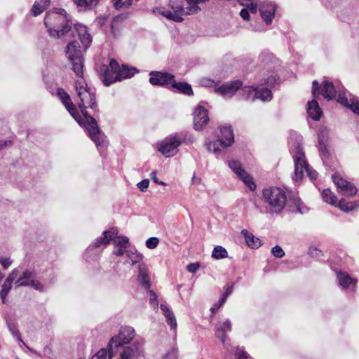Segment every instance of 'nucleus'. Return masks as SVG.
I'll list each match as a JSON object with an SVG mask.
<instances>
[{"label": "nucleus", "instance_id": "nucleus-29", "mask_svg": "<svg viewBox=\"0 0 359 359\" xmlns=\"http://www.w3.org/2000/svg\"><path fill=\"white\" fill-rule=\"evenodd\" d=\"M337 206L344 212H349L359 206V201H348L346 199H341Z\"/></svg>", "mask_w": 359, "mask_h": 359}, {"label": "nucleus", "instance_id": "nucleus-31", "mask_svg": "<svg viewBox=\"0 0 359 359\" xmlns=\"http://www.w3.org/2000/svg\"><path fill=\"white\" fill-rule=\"evenodd\" d=\"M50 0H41V4L35 2L31 10L34 16H37L41 14L44 9L49 5Z\"/></svg>", "mask_w": 359, "mask_h": 359}, {"label": "nucleus", "instance_id": "nucleus-1", "mask_svg": "<svg viewBox=\"0 0 359 359\" xmlns=\"http://www.w3.org/2000/svg\"><path fill=\"white\" fill-rule=\"evenodd\" d=\"M65 56L72 65V69L79 77L75 81L74 89L79 99L78 105L82 113V116L78 115L77 122L86 128L91 140L97 146H100L102 142L101 130L96 120L86 110L87 107L96 108L95 93L88 86L82 77L83 58L81 46L76 41H72L67 45Z\"/></svg>", "mask_w": 359, "mask_h": 359}, {"label": "nucleus", "instance_id": "nucleus-18", "mask_svg": "<svg viewBox=\"0 0 359 359\" xmlns=\"http://www.w3.org/2000/svg\"><path fill=\"white\" fill-rule=\"evenodd\" d=\"M276 6L274 4L264 1L259 6L260 15L267 25H270L274 18Z\"/></svg>", "mask_w": 359, "mask_h": 359}, {"label": "nucleus", "instance_id": "nucleus-6", "mask_svg": "<svg viewBox=\"0 0 359 359\" xmlns=\"http://www.w3.org/2000/svg\"><path fill=\"white\" fill-rule=\"evenodd\" d=\"M135 329L130 326L121 327L117 335L114 336L108 344L109 358H113L116 349L124 344H129L135 337Z\"/></svg>", "mask_w": 359, "mask_h": 359}, {"label": "nucleus", "instance_id": "nucleus-21", "mask_svg": "<svg viewBox=\"0 0 359 359\" xmlns=\"http://www.w3.org/2000/svg\"><path fill=\"white\" fill-rule=\"evenodd\" d=\"M36 278V273L32 270H25L22 274L15 281V285L16 287L29 286L32 280Z\"/></svg>", "mask_w": 359, "mask_h": 359}, {"label": "nucleus", "instance_id": "nucleus-42", "mask_svg": "<svg viewBox=\"0 0 359 359\" xmlns=\"http://www.w3.org/2000/svg\"><path fill=\"white\" fill-rule=\"evenodd\" d=\"M271 253L274 257L277 258H282L285 255L284 250L279 245H276L275 247L272 248Z\"/></svg>", "mask_w": 359, "mask_h": 359}, {"label": "nucleus", "instance_id": "nucleus-38", "mask_svg": "<svg viewBox=\"0 0 359 359\" xmlns=\"http://www.w3.org/2000/svg\"><path fill=\"white\" fill-rule=\"evenodd\" d=\"M112 359L109 358V352L108 346L106 348L100 349L95 355H94L91 359Z\"/></svg>", "mask_w": 359, "mask_h": 359}, {"label": "nucleus", "instance_id": "nucleus-27", "mask_svg": "<svg viewBox=\"0 0 359 359\" xmlns=\"http://www.w3.org/2000/svg\"><path fill=\"white\" fill-rule=\"evenodd\" d=\"M337 278L339 285L344 288H348L351 285H355V280L352 279L346 273H339L337 274Z\"/></svg>", "mask_w": 359, "mask_h": 359}, {"label": "nucleus", "instance_id": "nucleus-61", "mask_svg": "<svg viewBox=\"0 0 359 359\" xmlns=\"http://www.w3.org/2000/svg\"><path fill=\"white\" fill-rule=\"evenodd\" d=\"M214 83H215V82L212 81H210V80H204L203 81V85L205 86H208V87L215 86V88L217 87V85H215Z\"/></svg>", "mask_w": 359, "mask_h": 359}, {"label": "nucleus", "instance_id": "nucleus-44", "mask_svg": "<svg viewBox=\"0 0 359 359\" xmlns=\"http://www.w3.org/2000/svg\"><path fill=\"white\" fill-rule=\"evenodd\" d=\"M29 286L32 287L34 289L39 292H43L45 290V285L39 280H32V283L29 285Z\"/></svg>", "mask_w": 359, "mask_h": 359}, {"label": "nucleus", "instance_id": "nucleus-10", "mask_svg": "<svg viewBox=\"0 0 359 359\" xmlns=\"http://www.w3.org/2000/svg\"><path fill=\"white\" fill-rule=\"evenodd\" d=\"M229 166L250 190L254 191L256 189L253 178L243 168L239 161H230Z\"/></svg>", "mask_w": 359, "mask_h": 359}, {"label": "nucleus", "instance_id": "nucleus-28", "mask_svg": "<svg viewBox=\"0 0 359 359\" xmlns=\"http://www.w3.org/2000/svg\"><path fill=\"white\" fill-rule=\"evenodd\" d=\"M256 95L255 100L259 99L263 102L270 101L272 99V93L266 88H256Z\"/></svg>", "mask_w": 359, "mask_h": 359}, {"label": "nucleus", "instance_id": "nucleus-35", "mask_svg": "<svg viewBox=\"0 0 359 359\" xmlns=\"http://www.w3.org/2000/svg\"><path fill=\"white\" fill-rule=\"evenodd\" d=\"M138 0H111L114 7L116 10L126 9Z\"/></svg>", "mask_w": 359, "mask_h": 359}, {"label": "nucleus", "instance_id": "nucleus-23", "mask_svg": "<svg viewBox=\"0 0 359 359\" xmlns=\"http://www.w3.org/2000/svg\"><path fill=\"white\" fill-rule=\"evenodd\" d=\"M307 113L313 120H320L323 112L316 100H313L308 102Z\"/></svg>", "mask_w": 359, "mask_h": 359}, {"label": "nucleus", "instance_id": "nucleus-60", "mask_svg": "<svg viewBox=\"0 0 359 359\" xmlns=\"http://www.w3.org/2000/svg\"><path fill=\"white\" fill-rule=\"evenodd\" d=\"M240 15L245 20H248L250 19L248 9L247 8H243L240 12Z\"/></svg>", "mask_w": 359, "mask_h": 359}, {"label": "nucleus", "instance_id": "nucleus-64", "mask_svg": "<svg viewBox=\"0 0 359 359\" xmlns=\"http://www.w3.org/2000/svg\"><path fill=\"white\" fill-rule=\"evenodd\" d=\"M295 205L297 206V210L300 212V213H304V210L302 209V208L300 207V201L299 200H297L295 201Z\"/></svg>", "mask_w": 359, "mask_h": 359}, {"label": "nucleus", "instance_id": "nucleus-62", "mask_svg": "<svg viewBox=\"0 0 359 359\" xmlns=\"http://www.w3.org/2000/svg\"><path fill=\"white\" fill-rule=\"evenodd\" d=\"M222 306H220V301L218 304H215L211 309L210 311L214 314L220 307Z\"/></svg>", "mask_w": 359, "mask_h": 359}, {"label": "nucleus", "instance_id": "nucleus-22", "mask_svg": "<svg viewBox=\"0 0 359 359\" xmlns=\"http://www.w3.org/2000/svg\"><path fill=\"white\" fill-rule=\"evenodd\" d=\"M100 72H102V81L104 84L109 86L111 83L118 81V74L115 73L112 74V71L109 69L107 65H102L100 67Z\"/></svg>", "mask_w": 359, "mask_h": 359}, {"label": "nucleus", "instance_id": "nucleus-2", "mask_svg": "<svg viewBox=\"0 0 359 359\" xmlns=\"http://www.w3.org/2000/svg\"><path fill=\"white\" fill-rule=\"evenodd\" d=\"M44 23L50 36L61 38L69 32L76 34L80 43L81 49L86 50L91 44L92 37L88 34L86 27L82 25H75L72 30V22L67 15V12L62 8L49 11L44 18ZM74 41H76L74 39Z\"/></svg>", "mask_w": 359, "mask_h": 359}, {"label": "nucleus", "instance_id": "nucleus-56", "mask_svg": "<svg viewBox=\"0 0 359 359\" xmlns=\"http://www.w3.org/2000/svg\"><path fill=\"white\" fill-rule=\"evenodd\" d=\"M166 322L170 325L172 330L176 329L177 321L175 316L166 320Z\"/></svg>", "mask_w": 359, "mask_h": 359}, {"label": "nucleus", "instance_id": "nucleus-25", "mask_svg": "<svg viewBox=\"0 0 359 359\" xmlns=\"http://www.w3.org/2000/svg\"><path fill=\"white\" fill-rule=\"evenodd\" d=\"M171 88L187 95H192L194 94L191 86L188 83L177 82L175 78L173 79Z\"/></svg>", "mask_w": 359, "mask_h": 359}, {"label": "nucleus", "instance_id": "nucleus-13", "mask_svg": "<svg viewBox=\"0 0 359 359\" xmlns=\"http://www.w3.org/2000/svg\"><path fill=\"white\" fill-rule=\"evenodd\" d=\"M149 82L153 86H167L172 85L175 76L168 72L152 71L149 74Z\"/></svg>", "mask_w": 359, "mask_h": 359}, {"label": "nucleus", "instance_id": "nucleus-33", "mask_svg": "<svg viewBox=\"0 0 359 359\" xmlns=\"http://www.w3.org/2000/svg\"><path fill=\"white\" fill-rule=\"evenodd\" d=\"M228 257V252L226 250L220 245L215 247L212 252V257L215 259H224Z\"/></svg>", "mask_w": 359, "mask_h": 359}, {"label": "nucleus", "instance_id": "nucleus-39", "mask_svg": "<svg viewBox=\"0 0 359 359\" xmlns=\"http://www.w3.org/2000/svg\"><path fill=\"white\" fill-rule=\"evenodd\" d=\"M11 287L12 285L7 284L6 283H4V284L2 285V289L0 291V297L4 304L5 303L6 296L9 292L10 290L11 289Z\"/></svg>", "mask_w": 359, "mask_h": 359}, {"label": "nucleus", "instance_id": "nucleus-14", "mask_svg": "<svg viewBox=\"0 0 359 359\" xmlns=\"http://www.w3.org/2000/svg\"><path fill=\"white\" fill-rule=\"evenodd\" d=\"M209 121L208 110L198 105L194 111V126L196 130H202Z\"/></svg>", "mask_w": 359, "mask_h": 359}, {"label": "nucleus", "instance_id": "nucleus-20", "mask_svg": "<svg viewBox=\"0 0 359 359\" xmlns=\"http://www.w3.org/2000/svg\"><path fill=\"white\" fill-rule=\"evenodd\" d=\"M148 271L146 264L144 263L139 264L137 280L146 289H149L151 286Z\"/></svg>", "mask_w": 359, "mask_h": 359}, {"label": "nucleus", "instance_id": "nucleus-59", "mask_svg": "<svg viewBox=\"0 0 359 359\" xmlns=\"http://www.w3.org/2000/svg\"><path fill=\"white\" fill-rule=\"evenodd\" d=\"M250 4H247V6H248V10H250V11L252 13H255L257 11V4H254L252 3V1L251 2H249Z\"/></svg>", "mask_w": 359, "mask_h": 359}, {"label": "nucleus", "instance_id": "nucleus-12", "mask_svg": "<svg viewBox=\"0 0 359 359\" xmlns=\"http://www.w3.org/2000/svg\"><path fill=\"white\" fill-rule=\"evenodd\" d=\"M142 339L136 340L131 345L126 346L120 353L119 359H139L142 354Z\"/></svg>", "mask_w": 359, "mask_h": 359}, {"label": "nucleus", "instance_id": "nucleus-47", "mask_svg": "<svg viewBox=\"0 0 359 359\" xmlns=\"http://www.w3.org/2000/svg\"><path fill=\"white\" fill-rule=\"evenodd\" d=\"M18 275V270L17 269H13L12 271V272L6 278L4 283L12 285L13 280L15 279V278L17 277Z\"/></svg>", "mask_w": 359, "mask_h": 359}, {"label": "nucleus", "instance_id": "nucleus-40", "mask_svg": "<svg viewBox=\"0 0 359 359\" xmlns=\"http://www.w3.org/2000/svg\"><path fill=\"white\" fill-rule=\"evenodd\" d=\"M9 330L11 332L12 335L16 337V339L20 341L22 345H25V343L22 341L19 330L17 327L13 325H8Z\"/></svg>", "mask_w": 359, "mask_h": 359}, {"label": "nucleus", "instance_id": "nucleus-11", "mask_svg": "<svg viewBox=\"0 0 359 359\" xmlns=\"http://www.w3.org/2000/svg\"><path fill=\"white\" fill-rule=\"evenodd\" d=\"M332 179L337 187L338 191L342 195L346 196H351L356 194L357 188L355 186L343 177H340L339 175H332Z\"/></svg>", "mask_w": 359, "mask_h": 359}, {"label": "nucleus", "instance_id": "nucleus-50", "mask_svg": "<svg viewBox=\"0 0 359 359\" xmlns=\"http://www.w3.org/2000/svg\"><path fill=\"white\" fill-rule=\"evenodd\" d=\"M163 359H177V351L172 348L163 356Z\"/></svg>", "mask_w": 359, "mask_h": 359}, {"label": "nucleus", "instance_id": "nucleus-49", "mask_svg": "<svg viewBox=\"0 0 359 359\" xmlns=\"http://www.w3.org/2000/svg\"><path fill=\"white\" fill-rule=\"evenodd\" d=\"M13 261L10 257H0V264L4 269H7L12 264Z\"/></svg>", "mask_w": 359, "mask_h": 359}, {"label": "nucleus", "instance_id": "nucleus-32", "mask_svg": "<svg viewBox=\"0 0 359 359\" xmlns=\"http://www.w3.org/2000/svg\"><path fill=\"white\" fill-rule=\"evenodd\" d=\"M127 260L126 261L127 263L130 265H134L135 264L140 263L143 256L136 252H133L131 250H128L126 252Z\"/></svg>", "mask_w": 359, "mask_h": 359}, {"label": "nucleus", "instance_id": "nucleus-19", "mask_svg": "<svg viewBox=\"0 0 359 359\" xmlns=\"http://www.w3.org/2000/svg\"><path fill=\"white\" fill-rule=\"evenodd\" d=\"M231 330V323L230 320L227 319L223 323H218L215 325V335L221 339L223 344L225 343L226 332Z\"/></svg>", "mask_w": 359, "mask_h": 359}, {"label": "nucleus", "instance_id": "nucleus-46", "mask_svg": "<svg viewBox=\"0 0 359 359\" xmlns=\"http://www.w3.org/2000/svg\"><path fill=\"white\" fill-rule=\"evenodd\" d=\"M160 308L166 320L175 316L167 306L161 304Z\"/></svg>", "mask_w": 359, "mask_h": 359}, {"label": "nucleus", "instance_id": "nucleus-16", "mask_svg": "<svg viewBox=\"0 0 359 359\" xmlns=\"http://www.w3.org/2000/svg\"><path fill=\"white\" fill-rule=\"evenodd\" d=\"M117 234L118 231L116 229L104 231L102 233V236L97 238L96 241L87 248L86 253L90 252L95 248H97L101 246H106L110 243L111 241L114 239V238H115Z\"/></svg>", "mask_w": 359, "mask_h": 359}, {"label": "nucleus", "instance_id": "nucleus-36", "mask_svg": "<svg viewBox=\"0 0 359 359\" xmlns=\"http://www.w3.org/2000/svg\"><path fill=\"white\" fill-rule=\"evenodd\" d=\"M322 197L327 203H330L331 205H336L337 204V197L329 189H324L322 192Z\"/></svg>", "mask_w": 359, "mask_h": 359}, {"label": "nucleus", "instance_id": "nucleus-58", "mask_svg": "<svg viewBox=\"0 0 359 359\" xmlns=\"http://www.w3.org/2000/svg\"><path fill=\"white\" fill-rule=\"evenodd\" d=\"M187 269L189 272L195 273L199 269V264L198 263H192L189 264Z\"/></svg>", "mask_w": 359, "mask_h": 359}, {"label": "nucleus", "instance_id": "nucleus-26", "mask_svg": "<svg viewBox=\"0 0 359 359\" xmlns=\"http://www.w3.org/2000/svg\"><path fill=\"white\" fill-rule=\"evenodd\" d=\"M138 72V69L135 67H129L128 65H123L121 69L117 73L118 81L122 79H129Z\"/></svg>", "mask_w": 359, "mask_h": 359}, {"label": "nucleus", "instance_id": "nucleus-45", "mask_svg": "<svg viewBox=\"0 0 359 359\" xmlns=\"http://www.w3.org/2000/svg\"><path fill=\"white\" fill-rule=\"evenodd\" d=\"M149 294H150L149 303H150L151 306H153V308L154 309H156L158 308V301H157V296L153 290H149Z\"/></svg>", "mask_w": 359, "mask_h": 359}, {"label": "nucleus", "instance_id": "nucleus-30", "mask_svg": "<svg viewBox=\"0 0 359 359\" xmlns=\"http://www.w3.org/2000/svg\"><path fill=\"white\" fill-rule=\"evenodd\" d=\"M81 10H90L94 8L98 3V0H74Z\"/></svg>", "mask_w": 359, "mask_h": 359}, {"label": "nucleus", "instance_id": "nucleus-55", "mask_svg": "<svg viewBox=\"0 0 359 359\" xmlns=\"http://www.w3.org/2000/svg\"><path fill=\"white\" fill-rule=\"evenodd\" d=\"M13 142L10 140H0V151L5 149L8 147H11Z\"/></svg>", "mask_w": 359, "mask_h": 359}, {"label": "nucleus", "instance_id": "nucleus-52", "mask_svg": "<svg viewBox=\"0 0 359 359\" xmlns=\"http://www.w3.org/2000/svg\"><path fill=\"white\" fill-rule=\"evenodd\" d=\"M127 248H128L115 247L113 253L116 256H122L124 254H126V252L128 251Z\"/></svg>", "mask_w": 359, "mask_h": 359}, {"label": "nucleus", "instance_id": "nucleus-7", "mask_svg": "<svg viewBox=\"0 0 359 359\" xmlns=\"http://www.w3.org/2000/svg\"><path fill=\"white\" fill-rule=\"evenodd\" d=\"M234 141L233 130L230 126H224L219 128V133L217 135V140L215 142H210L206 144L207 149L217 154L221 151L219 147L226 148L231 146Z\"/></svg>", "mask_w": 359, "mask_h": 359}, {"label": "nucleus", "instance_id": "nucleus-8", "mask_svg": "<svg viewBox=\"0 0 359 359\" xmlns=\"http://www.w3.org/2000/svg\"><path fill=\"white\" fill-rule=\"evenodd\" d=\"M184 138L183 133L174 134L167 137L160 144L158 150L166 157L175 155L177 152V147L181 144L182 139Z\"/></svg>", "mask_w": 359, "mask_h": 359}, {"label": "nucleus", "instance_id": "nucleus-15", "mask_svg": "<svg viewBox=\"0 0 359 359\" xmlns=\"http://www.w3.org/2000/svg\"><path fill=\"white\" fill-rule=\"evenodd\" d=\"M242 87V82L236 80L215 87V93L224 97H231Z\"/></svg>", "mask_w": 359, "mask_h": 359}, {"label": "nucleus", "instance_id": "nucleus-54", "mask_svg": "<svg viewBox=\"0 0 359 359\" xmlns=\"http://www.w3.org/2000/svg\"><path fill=\"white\" fill-rule=\"evenodd\" d=\"M237 359H248V355L243 350L237 348L236 353Z\"/></svg>", "mask_w": 359, "mask_h": 359}, {"label": "nucleus", "instance_id": "nucleus-53", "mask_svg": "<svg viewBox=\"0 0 359 359\" xmlns=\"http://www.w3.org/2000/svg\"><path fill=\"white\" fill-rule=\"evenodd\" d=\"M310 256L318 257L321 255V251L315 247H311L309 250Z\"/></svg>", "mask_w": 359, "mask_h": 359}, {"label": "nucleus", "instance_id": "nucleus-48", "mask_svg": "<svg viewBox=\"0 0 359 359\" xmlns=\"http://www.w3.org/2000/svg\"><path fill=\"white\" fill-rule=\"evenodd\" d=\"M232 292H233V285L229 286L222 294V297L220 299V306H223V304L225 303L228 296L229 294H231Z\"/></svg>", "mask_w": 359, "mask_h": 359}, {"label": "nucleus", "instance_id": "nucleus-43", "mask_svg": "<svg viewBox=\"0 0 359 359\" xmlns=\"http://www.w3.org/2000/svg\"><path fill=\"white\" fill-rule=\"evenodd\" d=\"M109 69L112 71V74L118 73L121 69V67L119 66L118 63L115 59H111L109 65L108 66Z\"/></svg>", "mask_w": 359, "mask_h": 359}, {"label": "nucleus", "instance_id": "nucleus-34", "mask_svg": "<svg viewBox=\"0 0 359 359\" xmlns=\"http://www.w3.org/2000/svg\"><path fill=\"white\" fill-rule=\"evenodd\" d=\"M241 88V95L243 99L255 100V97L256 95V88H252L251 86H245Z\"/></svg>", "mask_w": 359, "mask_h": 359}, {"label": "nucleus", "instance_id": "nucleus-4", "mask_svg": "<svg viewBox=\"0 0 359 359\" xmlns=\"http://www.w3.org/2000/svg\"><path fill=\"white\" fill-rule=\"evenodd\" d=\"M301 140L302 137H297V142ZM290 151L294 163V173L292 175V180L295 182L301 180L305 172H306L311 180H316L318 173L315 170L309 167L299 142H297L296 144L293 145Z\"/></svg>", "mask_w": 359, "mask_h": 359}, {"label": "nucleus", "instance_id": "nucleus-51", "mask_svg": "<svg viewBox=\"0 0 359 359\" xmlns=\"http://www.w3.org/2000/svg\"><path fill=\"white\" fill-rule=\"evenodd\" d=\"M149 184V181L148 179H145L142 180L140 182L137 184L138 188L140 189L141 191L144 192Z\"/></svg>", "mask_w": 359, "mask_h": 359}, {"label": "nucleus", "instance_id": "nucleus-9", "mask_svg": "<svg viewBox=\"0 0 359 359\" xmlns=\"http://www.w3.org/2000/svg\"><path fill=\"white\" fill-rule=\"evenodd\" d=\"M170 7L172 11H165L162 12V15L168 19L172 20L178 22L184 20L182 17L184 15L194 14V11H196L194 10V7H192V8H187L184 7V4L175 5L174 3H172L170 5Z\"/></svg>", "mask_w": 359, "mask_h": 359}, {"label": "nucleus", "instance_id": "nucleus-3", "mask_svg": "<svg viewBox=\"0 0 359 359\" xmlns=\"http://www.w3.org/2000/svg\"><path fill=\"white\" fill-rule=\"evenodd\" d=\"M312 94L314 97L321 95L327 100H332L337 98L338 102L348 107L353 112L359 116V101L356 97H346V93L339 87L336 88L332 82L328 80L323 81L320 86L316 80L312 83Z\"/></svg>", "mask_w": 359, "mask_h": 359}, {"label": "nucleus", "instance_id": "nucleus-24", "mask_svg": "<svg viewBox=\"0 0 359 359\" xmlns=\"http://www.w3.org/2000/svg\"><path fill=\"white\" fill-rule=\"evenodd\" d=\"M241 233L245 237L246 244L252 248H258L261 246V241L255 237L252 233L248 232L246 229H243Z\"/></svg>", "mask_w": 359, "mask_h": 359}, {"label": "nucleus", "instance_id": "nucleus-17", "mask_svg": "<svg viewBox=\"0 0 359 359\" xmlns=\"http://www.w3.org/2000/svg\"><path fill=\"white\" fill-rule=\"evenodd\" d=\"M57 94L59 98L60 99L61 102L67 109V110L74 118V119L77 121L78 111L74 105L70 96L62 88H59L57 90Z\"/></svg>", "mask_w": 359, "mask_h": 359}, {"label": "nucleus", "instance_id": "nucleus-37", "mask_svg": "<svg viewBox=\"0 0 359 359\" xmlns=\"http://www.w3.org/2000/svg\"><path fill=\"white\" fill-rule=\"evenodd\" d=\"M115 247L128 248L129 239L126 236H117L112 240Z\"/></svg>", "mask_w": 359, "mask_h": 359}, {"label": "nucleus", "instance_id": "nucleus-41", "mask_svg": "<svg viewBox=\"0 0 359 359\" xmlns=\"http://www.w3.org/2000/svg\"><path fill=\"white\" fill-rule=\"evenodd\" d=\"M159 243V240L156 237H151L148 238L146 241V246L149 249H154L157 247Z\"/></svg>", "mask_w": 359, "mask_h": 359}, {"label": "nucleus", "instance_id": "nucleus-63", "mask_svg": "<svg viewBox=\"0 0 359 359\" xmlns=\"http://www.w3.org/2000/svg\"><path fill=\"white\" fill-rule=\"evenodd\" d=\"M319 143H320V151L322 154L325 155V153L327 152V149L325 147V145L324 144H323L320 140Z\"/></svg>", "mask_w": 359, "mask_h": 359}, {"label": "nucleus", "instance_id": "nucleus-57", "mask_svg": "<svg viewBox=\"0 0 359 359\" xmlns=\"http://www.w3.org/2000/svg\"><path fill=\"white\" fill-rule=\"evenodd\" d=\"M156 175H157V172L156 171H152L150 174V176L151 177V179L154 180V182L156 183V184H161V185H166V184L163 182V181H159L156 177Z\"/></svg>", "mask_w": 359, "mask_h": 359}, {"label": "nucleus", "instance_id": "nucleus-5", "mask_svg": "<svg viewBox=\"0 0 359 359\" xmlns=\"http://www.w3.org/2000/svg\"><path fill=\"white\" fill-rule=\"evenodd\" d=\"M262 198L267 204L266 212L280 214L284 209L287 196L284 190L278 187L266 188L262 191Z\"/></svg>", "mask_w": 359, "mask_h": 359}]
</instances>
